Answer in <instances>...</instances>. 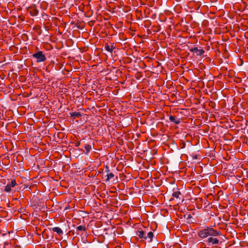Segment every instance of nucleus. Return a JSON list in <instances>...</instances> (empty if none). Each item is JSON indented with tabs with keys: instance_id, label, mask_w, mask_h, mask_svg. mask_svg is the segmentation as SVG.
Listing matches in <instances>:
<instances>
[{
	"instance_id": "f257e3e1",
	"label": "nucleus",
	"mask_w": 248,
	"mask_h": 248,
	"mask_svg": "<svg viewBox=\"0 0 248 248\" xmlns=\"http://www.w3.org/2000/svg\"><path fill=\"white\" fill-rule=\"evenodd\" d=\"M198 235L202 239L207 238L205 242L208 246L219 245L221 243L220 240L222 235L221 232L214 229L212 226H207L200 230L198 232Z\"/></svg>"
},
{
	"instance_id": "f03ea898",
	"label": "nucleus",
	"mask_w": 248,
	"mask_h": 248,
	"mask_svg": "<svg viewBox=\"0 0 248 248\" xmlns=\"http://www.w3.org/2000/svg\"><path fill=\"white\" fill-rule=\"evenodd\" d=\"M146 231L143 230H138L136 232V235L142 240H146L148 242H151L153 241V238L154 236V233L152 232H147V237H145Z\"/></svg>"
},
{
	"instance_id": "7ed1b4c3",
	"label": "nucleus",
	"mask_w": 248,
	"mask_h": 248,
	"mask_svg": "<svg viewBox=\"0 0 248 248\" xmlns=\"http://www.w3.org/2000/svg\"><path fill=\"white\" fill-rule=\"evenodd\" d=\"M32 57L36 59L37 62H44L46 58L42 51H39L32 55Z\"/></svg>"
},
{
	"instance_id": "20e7f679",
	"label": "nucleus",
	"mask_w": 248,
	"mask_h": 248,
	"mask_svg": "<svg viewBox=\"0 0 248 248\" xmlns=\"http://www.w3.org/2000/svg\"><path fill=\"white\" fill-rule=\"evenodd\" d=\"M16 185L15 179H12L4 187V191L9 192L12 190V188L15 187Z\"/></svg>"
},
{
	"instance_id": "39448f33",
	"label": "nucleus",
	"mask_w": 248,
	"mask_h": 248,
	"mask_svg": "<svg viewBox=\"0 0 248 248\" xmlns=\"http://www.w3.org/2000/svg\"><path fill=\"white\" fill-rule=\"evenodd\" d=\"M27 10L31 16H35L38 14V10L34 4H32L28 7Z\"/></svg>"
},
{
	"instance_id": "423d86ee",
	"label": "nucleus",
	"mask_w": 248,
	"mask_h": 248,
	"mask_svg": "<svg viewBox=\"0 0 248 248\" xmlns=\"http://www.w3.org/2000/svg\"><path fill=\"white\" fill-rule=\"evenodd\" d=\"M189 50L191 52L195 53L198 56H201L205 52L202 48L198 49L197 47L189 48Z\"/></svg>"
},
{
	"instance_id": "0eeeda50",
	"label": "nucleus",
	"mask_w": 248,
	"mask_h": 248,
	"mask_svg": "<svg viewBox=\"0 0 248 248\" xmlns=\"http://www.w3.org/2000/svg\"><path fill=\"white\" fill-rule=\"evenodd\" d=\"M21 94H10V98L12 101H16L18 100V96L17 95H20ZM23 97H29V94H22Z\"/></svg>"
},
{
	"instance_id": "6e6552de",
	"label": "nucleus",
	"mask_w": 248,
	"mask_h": 248,
	"mask_svg": "<svg viewBox=\"0 0 248 248\" xmlns=\"http://www.w3.org/2000/svg\"><path fill=\"white\" fill-rule=\"evenodd\" d=\"M169 120L171 122L173 123L176 124H178L181 122L180 118H176L175 116L172 115H170L169 116Z\"/></svg>"
},
{
	"instance_id": "1a4fd4ad",
	"label": "nucleus",
	"mask_w": 248,
	"mask_h": 248,
	"mask_svg": "<svg viewBox=\"0 0 248 248\" xmlns=\"http://www.w3.org/2000/svg\"><path fill=\"white\" fill-rule=\"evenodd\" d=\"M70 116L73 119L78 118L81 116V114L79 112H72L70 113Z\"/></svg>"
},
{
	"instance_id": "9d476101",
	"label": "nucleus",
	"mask_w": 248,
	"mask_h": 248,
	"mask_svg": "<svg viewBox=\"0 0 248 248\" xmlns=\"http://www.w3.org/2000/svg\"><path fill=\"white\" fill-rule=\"evenodd\" d=\"M52 230L54 232H56L60 236L62 235L63 233L62 230L59 227H54L52 229Z\"/></svg>"
},
{
	"instance_id": "9b49d317",
	"label": "nucleus",
	"mask_w": 248,
	"mask_h": 248,
	"mask_svg": "<svg viewBox=\"0 0 248 248\" xmlns=\"http://www.w3.org/2000/svg\"><path fill=\"white\" fill-rule=\"evenodd\" d=\"M115 46L113 45L109 46L108 44H106L105 45V49L110 52H112L113 50L115 49Z\"/></svg>"
},
{
	"instance_id": "f8f14e48",
	"label": "nucleus",
	"mask_w": 248,
	"mask_h": 248,
	"mask_svg": "<svg viewBox=\"0 0 248 248\" xmlns=\"http://www.w3.org/2000/svg\"><path fill=\"white\" fill-rule=\"evenodd\" d=\"M130 98H132V94H130ZM139 94H133V100L134 101H136V102H138L139 101L141 98L140 97V96L139 95Z\"/></svg>"
},
{
	"instance_id": "ddd939ff",
	"label": "nucleus",
	"mask_w": 248,
	"mask_h": 248,
	"mask_svg": "<svg viewBox=\"0 0 248 248\" xmlns=\"http://www.w3.org/2000/svg\"><path fill=\"white\" fill-rule=\"evenodd\" d=\"M75 95H74L73 97L74 98L73 100H75V103H76L77 101L78 103L82 102L83 101L82 99H83V97L81 95H80V96H76L77 98H75Z\"/></svg>"
},
{
	"instance_id": "4468645a",
	"label": "nucleus",
	"mask_w": 248,
	"mask_h": 248,
	"mask_svg": "<svg viewBox=\"0 0 248 248\" xmlns=\"http://www.w3.org/2000/svg\"><path fill=\"white\" fill-rule=\"evenodd\" d=\"M84 147L86 151V154H88L92 149V146L88 144H85Z\"/></svg>"
},
{
	"instance_id": "2eb2a0df",
	"label": "nucleus",
	"mask_w": 248,
	"mask_h": 248,
	"mask_svg": "<svg viewBox=\"0 0 248 248\" xmlns=\"http://www.w3.org/2000/svg\"><path fill=\"white\" fill-rule=\"evenodd\" d=\"M106 176L107 177V178L106 180V182H108L109 181L110 179L113 178L114 177V175L113 173L110 172L108 173L107 174Z\"/></svg>"
},
{
	"instance_id": "dca6fc26",
	"label": "nucleus",
	"mask_w": 248,
	"mask_h": 248,
	"mask_svg": "<svg viewBox=\"0 0 248 248\" xmlns=\"http://www.w3.org/2000/svg\"><path fill=\"white\" fill-rule=\"evenodd\" d=\"M76 229H77V231H81V232H82V231L85 232L86 230L85 226H81V225L78 226L77 227Z\"/></svg>"
},
{
	"instance_id": "f3484780",
	"label": "nucleus",
	"mask_w": 248,
	"mask_h": 248,
	"mask_svg": "<svg viewBox=\"0 0 248 248\" xmlns=\"http://www.w3.org/2000/svg\"><path fill=\"white\" fill-rule=\"evenodd\" d=\"M181 194V193L179 191H174L172 193V196L174 198H178Z\"/></svg>"
},
{
	"instance_id": "a211bd4d",
	"label": "nucleus",
	"mask_w": 248,
	"mask_h": 248,
	"mask_svg": "<svg viewBox=\"0 0 248 248\" xmlns=\"http://www.w3.org/2000/svg\"><path fill=\"white\" fill-rule=\"evenodd\" d=\"M38 35H40L42 33V30L39 26H36L33 29Z\"/></svg>"
},
{
	"instance_id": "6ab92c4d",
	"label": "nucleus",
	"mask_w": 248,
	"mask_h": 248,
	"mask_svg": "<svg viewBox=\"0 0 248 248\" xmlns=\"http://www.w3.org/2000/svg\"><path fill=\"white\" fill-rule=\"evenodd\" d=\"M43 99L45 100L47 98V97L46 96V94H40V96Z\"/></svg>"
},
{
	"instance_id": "aec40b11",
	"label": "nucleus",
	"mask_w": 248,
	"mask_h": 248,
	"mask_svg": "<svg viewBox=\"0 0 248 248\" xmlns=\"http://www.w3.org/2000/svg\"><path fill=\"white\" fill-rule=\"evenodd\" d=\"M209 105L212 107V108H214L215 106V104L214 102L213 101H210V103H209Z\"/></svg>"
},
{
	"instance_id": "412c9836",
	"label": "nucleus",
	"mask_w": 248,
	"mask_h": 248,
	"mask_svg": "<svg viewBox=\"0 0 248 248\" xmlns=\"http://www.w3.org/2000/svg\"><path fill=\"white\" fill-rule=\"evenodd\" d=\"M217 95V94H211V98L214 100L216 99Z\"/></svg>"
},
{
	"instance_id": "4be33fe9",
	"label": "nucleus",
	"mask_w": 248,
	"mask_h": 248,
	"mask_svg": "<svg viewBox=\"0 0 248 248\" xmlns=\"http://www.w3.org/2000/svg\"><path fill=\"white\" fill-rule=\"evenodd\" d=\"M200 100H202V99L201 98H200V99H195V101L194 103L195 104H200L201 103Z\"/></svg>"
},
{
	"instance_id": "5701e85b",
	"label": "nucleus",
	"mask_w": 248,
	"mask_h": 248,
	"mask_svg": "<svg viewBox=\"0 0 248 248\" xmlns=\"http://www.w3.org/2000/svg\"><path fill=\"white\" fill-rule=\"evenodd\" d=\"M109 171V167L108 166H106L105 167V172H107L108 173Z\"/></svg>"
},
{
	"instance_id": "b1692460",
	"label": "nucleus",
	"mask_w": 248,
	"mask_h": 248,
	"mask_svg": "<svg viewBox=\"0 0 248 248\" xmlns=\"http://www.w3.org/2000/svg\"><path fill=\"white\" fill-rule=\"evenodd\" d=\"M76 27L78 29H82V27H81L79 25H78V24H76Z\"/></svg>"
},
{
	"instance_id": "393cba45",
	"label": "nucleus",
	"mask_w": 248,
	"mask_h": 248,
	"mask_svg": "<svg viewBox=\"0 0 248 248\" xmlns=\"http://www.w3.org/2000/svg\"><path fill=\"white\" fill-rule=\"evenodd\" d=\"M170 97L172 99H173L175 97V94L174 93H172V94H171Z\"/></svg>"
},
{
	"instance_id": "a878e982",
	"label": "nucleus",
	"mask_w": 248,
	"mask_h": 248,
	"mask_svg": "<svg viewBox=\"0 0 248 248\" xmlns=\"http://www.w3.org/2000/svg\"><path fill=\"white\" fill-rule=\"evenodd\" d=\"M80 145V142H78L77 143V146H79Z\"/></svg>"
},
{
	"instance_id": "bb28decb",
	"label": "nucleus",
	"mask_w": 248,
	"mask_h": 248,
	"mask_svg": "<svg viewBox=\"0 0 248 248\" xmlns=\"http://www.w3.org/2000/svg\"><path fill=\"white\" fill-rule=\"evenodd\" d=\"M191 216L190 215H189L188 216V218H191Z\"/></svg>"
},
{
	"instance_id": "cd10ccee",
	"label": "nucleus",
	"mask_w": 248,
	"mask_h": 248,
	"mask_svg": "<svg viewBox=\"0 0 248 248\" xmlns=\"http://www.w3.org/2000/svg\"><path fill=\"white\" fill-rule=\"evenodd\" d=\"M147 232H146V234H145V237H147Z\"/></svg>"
}]
</instances>
